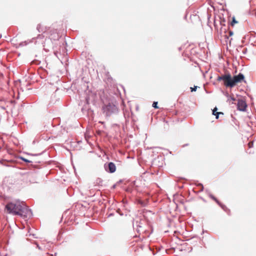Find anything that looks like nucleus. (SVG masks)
<instances>
[{
  "label": "nucleus",
  "instance_id": "nucleus-22",
  "mask_svg": "<svg viewBox=\"0 0 256 256\" xmlns=\"http://www.w3.org/2000/svg\"><path fill=\"white\" fill-rule=\"evenodd\" d=\"M6 162H5L4 160V162H3V164H2V165L4 166H8V165L6 164Z\"/></svg>",
  "mask_w": 256,
  "mask_h": 256
},
{
  "label": "nucleus",
  "instance_id": "nucleus-26",
  "mask_svg": "<svg viewBox=\"0 0 256 256\" xmlns=\"http://www.w3.org/2000/svg\"><path fill=\"white\" fill-rule=\"evenodd\" d=\"M62 52H66L65 50H66V49H64V48H62Z\"/></svg>",
  "mask_w": 256,
  "mask_h": 256
},
{
  "label": "nucleus",
  "instance_id": "nucleus-23",
  "mask_svg": "<svg viewBox=\"0 0 256 256\" xmlns=\"http://www.w3.org/2000/svg\"><path fill=\"white\" fill-rule=\"evenodd\" d=\"M228 34H229V35H230V36H232V35L233 34V32H232V31H231V30H230V31L228 32Z\"/></svg>",
  "mask_w": 256,
  "mask_h": 256
},
{
  "label": "nucleus",
  "instance_id": "nucleus-20",
  "mask_svg": "<svg viewBox=\"0 0 256 256\" xmlns=\"http://www.w3.org/2000/svg\"><path fill=\"white\" fill-rule=\"evenodd\" d=\"M230 100H232V101H235L236 100V98L233 96H230Z\"/></svg>",
  "mask_w": 256,
  "mask_h": 256
},
{
  "label": "nucleus",
  "instance_id": "nucleus-2",
  "mask_svg": "<svg viewBox=\"0 0 256 256\" xmlns=\"http://www.w3.org/2000/svg\"><path fill=\"white\" fill-rule=\"evenodd\" d=\"M102 110L104 114L106 116H109L112 114H116L118 111V109L114 104L108 103V104H105L102 106Z\"/></svg>",
  "mask_w": 256,
  "mask_h": 256
},
{
  "label": "nucleus",
  "instance_id": "nucleus-19",
  "mask_svg": "<svg viewBox=\"0 0 256 256\" xmlns=\"http://www.w3.org/2000/svg\"><path fill=\"white\" fill-rule=\"evenodd\" d=\"M54 54L56 56V57L58 58V59H60V57L58 55V52L56 51V52H54Z\"/></svg>",
  "mask_w": 256,
  "mask_h": 256
},
{
  "label": "nucleus",
  "instance_id": "nucleus-15",
  "mask_svg": "<svg viewBox=\"0 0 256 256\" xmlns=\"http://www.w3.org/2000/svg\"><path fill=\"white\" fill-rule=\"evenodd\" d=\"M152 106L156 108H158V102H154L152 104Z\"/></svg>",
  "mask_w": 256,
  "mask_h": 256
},
{
  "label": "nucleus",
  "instance_id": "nucleus-6",
  "mask_svg": "<svg viewBox=\"0 0 256 256\" xmlns=\"http://www.w3.org/2000/svg\"><path fill=\"white\" fill-rule=\"evenodd\" d=\"M244 78V74L241 73H240L236 76H234L232 78L234 84L235 85L236 83L240 82Z\"/></svg>",
  "mask_w": 256,
  "mask_h": 256
},
{
  "label": "nucleus",
  "instance_id": "nucleus-4",
  "mask_svg": "<svg viewBox=\"0 0 256 256\" xmlns=\"http://www.w3.org/2000/svg\"><path fill=\"white\" fill-rule=\"evenodd\" d=\"M105 170L110 173H114L116 172V166L112 162H110L108 164H105L104 165Z\"/></svg>",
  "mask_w": 256,
  "mask_h": 256
},
{
  "label": "nucleus",
  "instance_id": "nucleus-29",
  "mask_svg": "<svg viewBox=\"0 0 256 256\" xmlns=\"http://www.w3.org/2000/svg\"><path fill=\"white\" fill-rule=\"evenodd\" d=\"M39 26H38V27H37V28H38H38H39Z\"/></svg>",
  "mask_w": 256,
  "mask_h": 256
},
{
  "label": "nucleus",
  "instance_id": "nucleus-3",
  "mask_svg": "<svg viewBox=\"0 0 256 256\" xmlns=\"http://www.w3.org/2000/svg\"><path fill=\"white\" fill-rule=\"evenodd\" d=\"M50 41V39L46 40L42 34H39L36 38L32 39V42H34L36 46L38 48L45 46L46 43L49 42Z\"/></svg>",
  "mask_w": 256,
  "mask_h": 256
},
{
  "label": "nucleus",
  "instance_id": "nucleus-9",
  "mask_svg": "<svg viewBox=\"0 0 256 256\" xmlns=\"http://www.w3.org/2000/svg\"><path fill=\"white\" fill-rule=\"evenodd\" d=\"M230 74L222 75L221 76H218L217 80L218 81L222 80L224 81L228 78H230Z\"/></svg>",
  "mask_w": 256,
  "mask_h": 256
},
{
  "label": "nucleus",
  "instance_id": "nucleus-30",
  "mask_svg": "<svg viewBox=\"0 0 256 256\" xmlns=\"http://www.w3.org/2000/svg\"><path fill=\"white\" fill-rule=\"evenodd\" d=\"M240 57H242L243 56L242 55H240Z\"/></svg>",
  "mask_w": 256,
  "mask_h": 256
},
{
  "label": "nucleus",
  "instance_id": "nucleus-12",
  "mask_svg": "<svg viewBox=\"0 0 256 256\" xmlns=\"http://www.w3.org/2000/svg\"><path fill=\"white\" fill-rule=\"evenodd\" d=\"M27 44H28V42L25 41V42H22L20 43L19 44V45H18V46H26L27 45Z\"/></svg>",
  "mask_w": 256,
  "mask_h": 256
},
{
  "label": "nucleus",
  "instance_id": "nucleus-17",
  "mask_svg": "<svg viewBox=\"0 0 256 256\" xmlns=\"http://www.w3.org/2000/svg\"><path fill=\"white\" fill-rule=\"evenodd\" d=\"M198 86H194V88H190L191 92H195L197 89Z\"/></svg>",
  "mask_w": 256,
  "mask_h": 256
},
{
  "label": "nucleus",
  "instance_id": "nucleus-14",
  "mask_svg": "<svg viewBox=\"0 0 256 256\" xmlns=\"http://www.w3.org/2000/svg\"><path fill=\"white\" fill-rule=\"evenodd\" d=\"M20 159L26 162H28V163L31 162V161H30L24 158L21 157Z\"/></svg>",
  "mask_w": 256,
  "mask_h": 256
},
{
  "label": "nucleus",
  "instance_id": "nucleus-13",
  "mask_svg": "<svg viewBox=\"0 0 256 256\" xmlns=\"http://www.w3.org/2000/svg\"><path fill=\"white\" fill-rule=\"evenodd\" d=\"M238 22L236 20L235 18L234 17L232 18V20L231 22V26H234V25L235 24H236Z\"/></svg>",
  "mask_w": 256,
  "mask_h": 256
},
{
  "label": "nucleus",
  "instance_id": "nucleus-5",
  "mask_svg": "<svg viewBox=\"0 0 256 256\" xmlns=\"http://www.w3.org/2000/svg\"><path fill=\"white\" fill-rule=\"evenodd\" d=\"M247 105L245 101L242 100H238L237 104V108L238 110L244 112L246 110Z\"/></svg>",
  "mask_w": 256,
  "mask_h": 256
},
{
  "label": "nucleus",
  "instance_id": "nucleus-10",
  "mask_svg": "<svg viewBox=\"0 0 256 256\" xmlns=\"http://www.w3.org/2000/svg\"><path fill=\"white\" fill-rule=\"evenodd\" d=\"M218 108L216 107L214 108L212 110V114L216 116V119L218 118V116L220 114H224L222 112H217Z\"/></svg>",
  "mask_w": 256,
  "mask_h": 256
},
{
  "label": "nucleus",
  "instance_id": "nucleus-16",
  "mask_svg": "<svg viewBox=\"0 0 256 256\" xmlns=\"http://www.w3.org/2000/svg\"><path fill=\"white\" fill-rule=\"evenodd\" d=\"M58 38H59V36H58V34H54V37H52V38H50V39H52V38H54L55 39L58 40Z\"/></svg>",
  "mask_w": 256,
  "mask_h": 256
},
{
  "label": "nucleus",
  "instance_id": "nucleus-27",
  "mask_svg": "<svg viewBox=\"0 0 256 256\" xmlns=\"http://www.w3.org/2000/svg\"><path fill=\"white\" fill-rule=\"evenodd\" d=\"M228 78H227V79H226L224 81V82H226L227 80H228Z\"/></svg>",
  "mask_w": 256,
  "mask_h": 256
},
{
  "label": "nucleus",
  "instance_id": "nucleus-25",
  "mask_svg": "<svg viewBox=\"0 0 256 256\" xmlns=\"http://www.w3.org/2000/svg\"><path fill=\"white\" fill-rule=\"evenodd\" d=\"M3 162H4V160H0V164H3Z\"/></svg>",
  "mask_w": 256,
  "mask_h": 256
},
{
  "label": "nucleus",
  "instance_id": "nucleus-8",
  "mask_svg": "<svg viewBox=\"0 0 256 256\" xmlns=\"http://www.w3.org/2000/svg\"><path fill=\"white\" fill-rule=\"evenodd\" d=\"M229 80H228L226 82H224V85L227 87L232 88L234 86L232 78L230 75V78H228Z\"/></svg>",
  "mask_w": 256,
  "mask_h": 256
},
{
  "label": "nucleus",
  "instance_id": "nucleus-1",
  "mask_svg": "<svg viewBox=\"0 0 256 256\" xmlns=\"http://www.w3.org/2000/svg\"><path fill=\"white\" fill-rule=\"evenodd\" d=\"M6 209L8 214L13 215H20L24 218H30L32 216L31 210L20 200L8 202L6 206Z\"/></svg>",
  "mask_w": 256,
  "mask_h": 256
},
{
  "label": "nucleus",
  "instance_id": "nucleus-18",
  "mask_svg": "<svg viewBox=\"0 0 256 256\" xmlns=\"http://www.w3.org/2000/svg\"><path fill=\"white\" fill-rule=\"evenodd\" d=\"M226 97L228 98V101H230V96L228 93H226Z\"/></svg>",
  "mask_w": 256,
  "mask_h": 256
},
{
  "label": "nucleus",
  "instance_id": "nucleus-28",
  "mask_svg": "<svg viewBox=\"0 0 256 256\" xmlns=\"http://www.w3.org/2000/svg\"><path fill=\"white\" fill-rule=\"evenodd\" d=\"M236 52H238V48H236Z\"/></svg>",
  "mask_w": 256,
  "mask_h": 256
},
{
  "label": "nucleus",
  "instance_id": "nucleus-21",
  "mask_svg": "<svg viewBox=\"0 0 256 256\" xmlns=\"http://www.w3.org/2000/svg\"><path fill=\"white\" fill-rule=\"evenodd\" d=\"M246 50H247V49H244V50H242V52L243 55H244L246 54Z\"/></svg>",
  "mask_w": 256,
  "mask_h": 256
},
{
  "label": "nucleus",
  "instance_id": "nucleus-7",
  "mask_svg": "<svg viewBox=\"0 0 256 256\" xmlns=\"http://www.w3.org/2000/svg\"><path fill=\"white\" fill-rule=\"evenodd\" d=\"M209 196L212 198V200H214V201L216 202L225 211V212H226V207L224 206V205H222V204L212 194H209Z\"/></svg>",
  "mask_w": 256,
  "mask_h": 256
},
{
  "label": "nucleus",
  "instance_id": "nucleus-11",
  "mask_svg": "<svg viewBox=\"0 0 256 256\" xmlns=\"http://www.w3.org/2000/svg\"><path fill=\"white\" fill-rule=\"evenodd\" d=\"M86 104H88L90 102L92 101V99L90 96H88L86 98Z\"/></svg>",
  "mask_w": 256,
  "mask_h": 256
},
{
  "label": "nucleus",
  "instance_id": "nucleus-24",
  "mask_svg": "<svg viewBox=\"0 0 256 256\" xmlns=\"http://www.w3.org/2000/svg\"><path fill=\"white\" fill-rule=\"evenodd\" d=\"M198 186H200L202 187V190H203V189H204V186H203L202 184H198Z\"/></svg>",
  "mask_w": 256,
  "mask_h": 256
}]
</instances>
